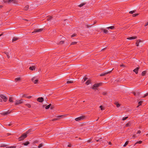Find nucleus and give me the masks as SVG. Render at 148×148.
Listing matches in <instances>:
<instances>
[{"mask_svg": "<svg viewBox=\"0 0 148 148\" xmlns=\"http://www.w3.org/2000/svg\"><path fill=\"white\" fill-rule=\"evenodd\" d=\"M102 83H99L95 84L93 86L92 88L94 90H97V88L99 87V86H101Z\"/></svg>", "mask_w": 148, "mask_h": 148, "instance_id": "f257e3e1", "label": "nucleus"}, {"mask_svg": "<svg viewBox=\"0 0 148 148\" xmlns=\"http://www.w3.org/2000/svg\"><path fill=\"white\" fill-rule=\"evenodd\" d=\"M27 134H24L22 135L21 136L18 138L19 140L20 141L23 140L27 137Z\"/></svg>", "mask_w": 148, "mask_h": 148, "instance_id": "f03ea898", "label": "nucleus"}, {"mask_svg": "<svg viewBox=\"0 0 148 148\" xmlns=\"http://www.w3.org/2000/svg\"><path fill=\"white\" fill-rule=\"evenodd\" d=\"M86 118V117L85 116H82L75 118V120L76 121H81L84 119Z\"/></svg>", "mask_w": 148, "mask_h": 148, "instance_id": "7ed1b4c3", "label": "nucleus"}, {"mask_svg": "<svg viewBox=\"0 0 148 148\" xmlns=\"http://www.w3.org/2000/svg\"><path fill=\"white\" fill-rule=\"evenodd\" d=\"M23 103V100H16V102L15 103V105H18L21 103Z\"/></svg>", "mask_w": 148, "mask_h": 148, "instance_id": "20e7f679", "label": "nucleus"}, {"mask_svg": "<svg viewBox=\"0 0 148 148\" xmlns=\"http://www.w3.org/2000/svg\"><path fill=\"white\" fill-rule=\"evenodd\" d=\"M113 69H113L112 70L108 72H106L104 73H101L100 75V76H104L108 74H110L111 73V72H112V71L113 70Z\"/></svg>", "mask_w": 148, "mask_h": 148, "instance_id": "39448f33", "label": "nucleus"}, {"mask_svg": "<svg viewBox=\"0 0 148 148\" xmlns=\"http://www.w3.org/2000/svg\"><path fill=\"white\" fill-rule=\"evenodd\" d=\"M0 97L4 102H6L7 100L8 99L5 96L3 95H1Z\"/></svg>", "mask_w": 148, "mask_h": 148, "instance_id": "423d86ee", "label": "nucleus"}, {"mask_svg": "<svg viewBox=\"0 0 148 148\" xmlns=\"http://www.w3.org/2000/svg\"><path fill=\"white\" fill-rule=\"evenodd\" d=\"M37 101L42 103L44 101V99L42 97H39L37 99Z\"/></svg>", "mask_w": 148, "mask_h": 148, "instance_id": "0eeeda50", "label": "nucleus"}, {"mask_svg": "<svg viewBox=\"0 0 148 148\" xmlns=\"http://www.w3.org/2000/svg\"><path fill=\"white\" fill-rule=\"evenodd\" d=\"M140 67L138 66L136 67V69H134L133 71L136 74H137L138 73V70L140 69Z\"/></svg>", "mask_w": 148, "mask_h": 148, "instance_id": "6e6552de", "label": "nucleus"}, {"mask_svg": "<svg viewBox=\"0 0 148 148\" xmlns=\"http://www.w3.org/2000/svg\"><path fill=\"white\" fill-rule=\"evenodd\" d=\"M9 3L12 2L15 4H17L18 3V1L17 0H8Z\"/></svg>", "mask_w": 148, "mask_h": 148, "instance_id": "1a4fd4ad", "label": "nucleus"}, {"mask_svg": "<svg viewBox=\"0 0 148 148\" xmlns=\"http://www.w3.org/2000/svg\"><path fill=\"white\" fill-rule=\"evenodd\" d=\"M42 29H34V32H32V33H33L34 32H40L41 31H42Z\"/></svg>", "mask_w": 148, "mask_h": 148, "instance_id": "9d476101", "label": "nucleus"}, {"mask_svg": "<svg viewBox=\"0 0 148 148\" xmlns=\"http://www.w3.org/2000/svg\"><path fill=\"white\" fill-rule=\"evenodd\" d=\"M35 79V77H34L32 79V80L34 83V84H36L37 83L38 80V79H36L35 80H34Z\"/></svg>", "mask_w": 148, "mask_h": 148, "instance_id": "9b49d317", "label": "nucleus"}, {"mask_svg": "<svg viewBox=\"0 0 148 148\" xmlns=\"http://www.w3.org/2000/svg\"><path fill=\"white\" fill-rule=\"evenodd\" d=\"M10 113V112H9V110H8L7 112H3L2 113H1V114L2 115L5 116L8 114H9Z\"/></svg>", "mask_w": 148, "mask_h": 148, "instance_id": "f8f14e48", "label": "nucleus"}, {"mask_svg": "<svg viewBox=\"0 0 148 148\" xmlns=\"http://www.w3.org/2000/svg\"><path fill=\"white\" fill-rule=\"evenodd\" d=\"M137 38L136 36H132L130 37H128L127 38V39L128 40H132L136 39Z\"/></svg>", "mask_w": 148, "mask_h": 148, "instance_id": "ddd939ff", "label": "nucleus"}, {"mask_svg": "<svg viewBox=\"0 0 148 148\" xmlns=\"http://www.w3.org/2000/svg\"><path fill=\"white\" fill-rule=\"evenodd\" d=\"M22 97H26L28 99H30L32 97V96H27V94H24L22 96Z\"/></svg>", "mask_w": 148, "mask_h": 148, "instance_id": "4468645a", "label": "nucleus"}, {"mask_svg": "<svg viewBox=\"0 0 148 148\" xmlns=\"http://www.w3.org/2000/svg\"><path fill=\"white\" fill-rule=\"evenodd\" d=\"M142 41L140 40H137L136 43V46H139V43L140 42H141Z\"/></svg>", "mask_w": 148, "mask_h": 148, "instance_id": "2eb2a0df", "label": "nucleus"}, {"mask_svg": "<svg viewBox=\"0 0 148 148\" xmlns=\"http://www.w3.org/2000/svg\"><path fill=\"white\" fill-rule=\"evenodd\" d=\"M29 69L30 70L32 71L35 70L36 69V67L35 66H31L29 67Z\"/></svg>", "mask_w": 148, "mask_h": 148, "instance_id": "dca6fc26", "label": "nucleus"}, {"mask_svg": "<svg viewBox=\"0 0 148 148\" xmlns=\"http://www.w3.org/2000/svg\"><path fill=\"white\" fill-rule=\"evenodd\" d=\"M86 3V2H84L83 3H81L80 5H78V7H81L83 6L84 5H85Z\"/></svg>", "mask_w": 148, "mask_h": 148, "instance_id": "f3484780", "label": "nucleus"}, {"mask_svg": "<svg viewBox=\"0 0 148 148\" xmlns=\"http://www.w3.org/2000/svg\"><path fill=\"white\" fill-rule=\"evenodd\" d=\"M53 18L52 16H48L47 17V19L48 21H49L51 19Z\"/></svg>", "mask_w": 148, "mask_h": 148, "instance_id": "a211bd4d", "label": "nucleus"}, {"mask_svg": "<svg viewBox=\"0 0 148 148\" xmlns=\"http://www.w3.org/2000/svg\"><path fill=\"white\" fill-rule=\"evenodd\" d=\"M21 80V78L20 77H17L15 79V81L16 82H17L18 81H20Z\"/></svg>", "mask_w": 148, "mask_h": 148, "instance_id": "6ab92c4d", "label": "nucleus"}, {"mask_svg": "<svg viewBox=\"0 0 148 148\" xmlns=\"http://www.w3.org/2000/svg\"><path fill=\"white\" fill-rule=\"evenodd\" d=\"M29 6L28 5L25 6L23 9V10H27L29 8Z\"/></svg>", "mask_w": 148, "mask_h": 148, "instance_id": "aec40b11", "label": "nucleus"}, {"mask_svg": "<svg viewBox=\"0 0 148 148\" xmlns=\"http://www.w3.org/2000/svg\"><path fill=\"white\" fill-rule=\"evenodd\" d=\"M147 73V71H144L142 72L141 73V75L143 76L145 75Z\"/></svg>", "mask_w": 148, "mask_h": 148, "instance_id": "412c9836", "label": "nucleus"}, {"mask_svg": "<svg viewBox=\"0 0 148 148\" xmlns=\"http://www.w3.org/2000/svg\"><path fill=\"white\" fill-rule=\"evenodd\" d=\"M131 125V123L129 122L126 124L125 126L126 127H130Z\"/></svg>", "mask_w": 148, "mask_h": 148, "instance_id": "4be33fe9", "label": "nucleus"}, {"mask_svg": "<svg viewBox=\"0 0 148 148\" xmlns=\"http://www.w3.org/2000/svg\"><path fill=\"white\" fill-rule=\"evenodd\" d=\"M51 106V104H50L46 106L45 108L46 109H48Z\"/></svg>", "mask_w": 148, "mask_h": 148, "instance_id": "5701e85b", "label": "nucleus"}, {"mask_svg": "<svg viewBox=\"0 0 148 148\" xmlns=\"http://www.w3.org/2000/svg\"><path fill=\"white\" fill-rule=\"evenodd\" d=\"M91 83V81L90 80H88L86 82V84L87 85H89Z\"/></svg>", "mask_w": 148, "mask_h": 148, "instance_id": "b1692460", "label": "nucleus"}, {"mask_svg": "<svg viewBox=\"0 0 148 148\" xmlns=\"http://www.w3.org/2000/svg\"><path fill=\"white\" fill-rule=\"evenodd\" d=\"M9 101L10 102H13V98L12 97H10L9 99Z\"/></svg>", "mask_w": 148, "mask_h": 148, "instance_id": "393cba45", "label": "nucleus"}, {"mask_svg": "<svg viewBox=\"0 0 148 148\" xmlns=\"http://www.w3.org/2000/svg\"><path fill=\"white\" fill-rule=\"evenodd\" d=\"M143 102V101H140L138 103V105L137 107H138L139 106L141 105Z\"/></svg>", "mask_w": 148, "mask_h": 148, "instance_id": "a878e982", "label": "nucleus"}, {"mask_svg": "<svg viewBox=\"0 0 148 148\" xmlns=\"http://www.w3.org/2000/svg\"><path fill=\"white\" fill-rule=\"evenodd\" d=\"M103 30V32L105 34H107L108 32V30L107 29H102V30Z\"/></svg>", "mask_w": 148, "mask_h": 148, "instance_id": "bb28decb", "label": "nucleus"}, {"mask_svg": "<svg viewBox=\"0 0 148 148\" xmlns=\"http://www.w3.org/2000/svg\"><path fill=\"white\" fill-rule=\"evenodd\" d=\"M114 26H110L108 27H107L106 28L108 29H113L114 28Z\"/></svg>", "mask_w": 148, "mask_h": 148, "instance_id": "cd10ccee", "label": "nucleus"}, {"mask_svg": "<svg viewBox=\"0 0 148 148\" xmlns=\"http://www.w3.org/2000/svg\"><path fill=\"white\" fill-rule=\"evenodd\" d=\"M29 141H27V142H26L25 143H23V145H24L27 146V145H28V144H29Z\"/></svg>", "mask_w": 148, "mask_h": 148, "instance_id": "c85d7f7f", "label": "nucleus"}, {"mask_svg": "<svg viewBox=\"0 0 148 148\" xmlns=\"http://www.w3.org/2000/svg\"><path fill=\"white\" fill-rule=\"evenodd\" d=\"M64 40H62L61 41H60L59 43H58V44L59 45V44H60V45H62V44H63L64 43Z\"/></svg>", "mask_w": 148, "mask_h": 148, "instance_id": "c756f323", "label": "nucleus"}, {"mask_svg": "<svg viewBox=\"0 0 148 148\" xmlns=\"http://www.w3.org/2000/svg\"><path fill=\"white\" fill-rule=\"evenodd\" d=\"M115 104L116 105V107L117 108L119 107L120 106V104L119 103H115Z\"/></svg>", "mask_w": 148, "mask_h": 148, "instance_id": "7c9ffc66", "label": "nucleus"}, {"mask_svg": "<svg viewBox=\"0 0 148 148\" xmlns=\"http://www.w3.org/2000/svg\"><path fill=\"white\" fill-rule=\"evenodd\" d=\"M142 143V141H137L134 144V145H135L139 143V144H141Z\"/></svg>", "mask_w": 148, "mask_h": 148, "instance_id": "2f4dec72", "label": "nucleus"}, {"mask_svg": "<svg viewBox=\"0 0 148 148\" xmlns=\"http://www.w3.org/2000/svg\"><path fill=\"white\" fill-rule=\"evenodd\" d=\"M128 141H127L125 143V144H124L123 145V147H125L126 146V145L128 144Z\"/></svg>", "mask_w": 148, "mask_h": 148, "instance_id": "473e14b6", "label": "nucleus"}, {"mask_svg": "<svg viewBox=\"0 0 148 148\" xmlns=\"http://www.w3.org/2000/svg\"><path fill=\"white\" fill-rule=\"evenodd\" d=\"M139 14L138 13L134 14H132V16L133 17H136Z\"/></svg>", "mask_w": 148, "mask_h": 148, "instance_id": "72a5a7b5", "label": "nucleus"}, {"mask_svg": "<svg viewBox=\"0 0 148 148\" xmlns=\"http://www.w3.org/2000/svg\"><path fill=\"white\" fill-rule=\"evenodd\" d=\"M73 83V82L72 81H68L66 82V83L67 84L72 83Z\"/></svg>", "mask_w": 148, "mask_h": 148, "instance_id": "f704fd0d", "label": "nucleus"}, {"mask_svg": "<svg viewBox=\"0 0 148 148\" xmlns=\"http://www.w3.org/2000/svg\"><path fill=\"white\" fill-rule=\"evenodd\" d=\"M77 42H73L71 43L70 45L76 44H77Z\"/></svg>", "mask_w": 148, "mask_h": 148, "instance_id": "c9c22d12", "label": "nucleus"}, {"mask_svg": "<svg viewBox=\"0 0 148 148\" xmlns=\"http://www.w3.org/2000/svg\"><path fill=\"white\" fill-rule=\"evenodd\" d=\"M18 38H14L12 39V41L13 42H14V41H16V40H18Z\"/></svg>", "mask_w": 148, "mask_h": 148, "instance_id": "e433bc0d", "label": "nucleus"}, {"mask_svg": "<svg viewBox=\"0 0 148 148\" xmlns=\"http://www.w3.org/2000/svg\"><path fill=\"white\" fill-rule=\"evenodd\" d=\"M25 105L29 108H30L31 107L30 104L29 103L26 104Z\"/></svg>", "mask_w": 148, "mask_h": 148, "instance_id": "4c0bfd02", "label": "nucleus"}, {"mask_svg": "<svg viewBox=\"0 0 148 148\" xmlns=\"http://www.w3.org/2000/svg\"><path fill=\"white\" fill-rule=\"evenodd\" d=\"M136 11V10H133V11H130L129 12V13L130 14H133V13L135 12Z\"/></svg>", "mask_w": 148, "mask_h": 148, "instance_id": "58836bf2", "label": "nucleus"}, {"mask_svg": "<svg viewBox=\"0 0 148 148\" xmlns=\"http://www.w3.org/2000/svg\"><path fill=\"white\" fill-rule=\"evenodd\" d=\"M99 107L100 108L101 110H104V108L103 107V106H100Z\"/></svg>", "mask_w": 148, "mask_h": 148, "instance_id": "ea45409f", "label": "nucleus"}, {"mask_svg": "<svg viewBox=\"0 0 148 148\" xmlns=\"http://www.w3.org/2000/svg\"><path fill=\"white\" fill-rule=\"evenodd\" d=\"M128 118V117H127V116L124 117L123 118L122 120L123 121H124V120L127 119Z\"/></svg>", "mask_w": 148, "mask_h": 148, "instance_id": "a19ab883", "label": "nucleus"}, {"mask_svg": "<svg viewBox=\"0 0 148 148\" xmlns=\"http://www.w3.org/2000/svg\"><path fill=\"white\" fill-rule=\"evenodd\" d=\"M3 1L5 3H9V0H3Z\"/></svg>", "mask_w": 148, "mask_h": 148, "instance_id": "79ce46f5", "label": "nucleus"}, {"mask_svg": "<svg viewBox=\"0 0 148 148\" xmlns=\"http://www.w3.org/2000/svg\"><path fill=\"white\" fill-rule=\"evenodd\" d=\"M42 145H43L42 144V143H41V144H40V145L38 146V147L39 148H40V147H42Z\"/></svg>", "mask_w": 148, "mask_h": 148, "instance_id": "37998d69", "label": "nucleus"}, {"mask_svg": "<svg viewBox=\"0 0 148 148\" xmlns=\"http://www.w3.org/2000/svg\"><path fill=\"white\" fill-rule=\"evenodd\" d=\"M102 94L103 95H106L107 94V92H103L102 93Z\"/></svg>", "mask_w": 148, "mask_h": 148, "instance_id": "c03bdc74", "label": "nucleus"}, {"mask_svg": "<svg viewBox=\"0 0 148 148\" xmlns=\"http://www.w3.org/2000/svg\"><path fill=\"white\" fill-rule=\"evenodd\" d=\"M6 146V145L4 144H2L1 146V147H5Z\"/></svg>", "mask_w": 148, "mask_h": 148, "instance_id": "a18cd8bd", "label": "nucleus"}, {"mask_svg": "<svg viewBox=\"0 0 148 148\" xmlns=\"http://www.w3.org/2000/svg\"><path fill=\"white\" fill-rule=\"evenodd\" d=\"M87 79H88L86 77H84L83 78V81H84V82Z\"/></svg>", "mask_w": 148, "mask_h": 148, "instance_id": "49530a36", "label": "nucleus"}, {"mask_svg": "<svg viewBox=\"0 0 148 148\" xmlns=\"http://www.w3.org/2000/svg\"><path fill=\"white\" fill-rule=\"evenodd\" d=\"M148 95V92L146 93V94H145L144 96L143 97H145L146 96Z\"/></svg>", "mask_w": 148, "mask_h": 148, "instance_id": "de8ad7c7", "label": "nucleus"}, {"mask_svg": "<svg viewBox=\"0 0 148 148\" xmlns=\"http://www.w3.org/2000/svg\"><path fill=\"white\" fill-rule=\"evenodd\" d=\"M58 119L57 118H56V119H53L51 120L52 121H56V120H57Z\"/></svg>", "mask_w": 148, "mask_h": 148, "instance_id": "09e8293b", "label": "nucleus"}, {"mask_svg": "<svg viewBox=\"0 0 148 148\" xmlns=\"http://www.w3.org/2000/svg\"><path fill=\"white\" fill-rule=\"evenodd\" d=\"M86 25V26L87 28H88L89 27H91L92 25Z\"/></svg>", "mask_w": 148, "mask_h": 148, "instance_id": "8fccbe9b", "label": "nucleus"}, {"mask_svg": "<svg viewBox=\"0 0 148 148\" xmlns=\"http://www.w3.org/2000/svg\"><path fill=\"white\" fill-rule=\"evenodd\" d=\"M5 54H6V56H7V58H10V56L8 55V53H5Z\"/></svg>", "mask_w": 148, "mask_h": 148, "instance_id": "3c124183", "label": "nucleus"}, {"mask_svg": "<svg viewBox=\"0 0 148 148\" xmlns=\"http://www.w3.org/2000/svg\"><path fill=\"white\" fill-rule=\"evenodd\" d=\"M76 36V34H73L71 36V37H74V36Z\"/></svg>", "mask_w": 148, "mask_h": 148, "instance_id": "603ef678", "label": "nucleus"}, {"mask_svg": "<svg viewBox=\"0 0 148 148\" xmlns=\"http://www.w3.org/2000/svg\"><path fill=\"white\" fill-rule=\"evenodd\" d=\"M120 66H121V67H125V66L123 64H121V65H120Z\"/></svg>", "mask_w": 148, "mask_h": 148, "instance_id": "864d4df0", "label": "nucleus"}, {"mask_svg": "<svg viewBox=\"0 0 148 148\" xmlns=\"http://www.w3.org/2000/svg\"><path fill=\"white\" fill-rule=\"evenodd\" d=\"M141 132V131L140 130H138L137 132V134H140Z\"/></svg>", "mask_w": 148, "mask_h": 148, "instance_id": "5fc2aeb1", "label": "nucleus"}, {"mask_svg": "<svg viewBox=\"0 0 148 148\" xmlns=\"http://www.w3.org/2000/svg\"><path fill=\"white\" fill-rule=\"evenodd\" d=\"M101 139V138L99 139H98V140H96L97 142H98V141H100V139Z\"/></svg>", "mask_w": 148, "mask_h": 148, "instance_id": "6e6d98bb", "label": "nucleus"}, {"mask_svg": "<svg viewBox=\"0 0 148 148\" xmlns=\"http://www.w3.org/2000/svg\"><path fill=\"white\" fill-rule=\"evenodd\" d=\"M148 25V21L145 24V26H146Z\"/></svg>", "mask_w": 148, "mask_h": 148, "instance_id": "4d7b16f0", "label": "nucleus"}, {"mask_svg": "<svg viewBox=\"0 0 148 148\" xmlns=\"http://www.w3.org/2000/svg\"><path fill=\"white\" fill-rule=\"evenodd\" d=\"M63 115H60V116H58V118H60V117H62V116H63Z\"/></svg>", "mask_w": 148, "mask_h": 148, "instance_id": "13d9d810", "label": "nucleus"}, {"mask_svg": "<svg viewBox=\"0 0 148 148\" xmlns=\"http://www.w3.org/2000/svg\"><path fill=\"white\" fill-rule=\"evenodd\" d=\"M71 144H69L68 145V147H71Z\"/></svg>", "mask_w": 148, "mask_h": 148, "instance_id": "bf43d9fd", "label": "nucleus"}, {"mask_svg": "<svg viewBox=\"0 0 148 148\" xmlns=\"http://www.w3.org/2000/svg\"><path fill=\"white\" fill-rule=\"evenodd\" d=\"M133 93L134 94V96H136V93L135 92H133Z\"/></svg>", "mask_w": 148, "mask_h": 148, "instance_id": "052dcab7", "label": "nucleus"}, {"mask_svg": "<svg viewBox=\"0 0 148 148\" xmlns=\"http://www.w3.org/2000/svg\"><path fill=\"white\" fill-rule=\"evenodd\" d=\"M11 134H10V133H8L7 134V135L8 136H9L10 135H11Z\"/></svg>", "mask_w": 148, "mask_h": 148, "instance_id": "680f3d73", "label": "nucleus"}, {"mask_svg": "<svg viewBox=\"0 0 148 148\" xmlns=\"http://www.w3.org/2000/svg\"><path fill=\"white\" fill-rule=\"evenodd\" d=\"M106 49V47L105 48H104V49H102L101 50V51H103L104 50Z\"/></svg>", "mask_w": 148, "mask_h": 148, "instance_id": "e2e57ef3", "label": "nucleus"}, {"mask_svg": "<svg viewBox=\"0 0 148 148\" xmlns=\"http://www.w3.org/2000/svg\"><path fill=\"white\" fill-rule=\"evenodd\" d=\"M53 108V107L52 106H51L50 108L51 109H52Z\"/></svg>", "mask_w": 148, "mask_h": 148, "instance_id": "0e129e2a", "label": "nucleus"}, {"mask_svg": "<svg viewBox=\"0 0 148 148\" xmlns=\"http://www.w3.org/2000/svg\"><path fill=\"white\" fill-rule=\"evenodd\" d=\"M9 147L10 148H14V147H15L14 146H11Z\"/></svg>", "mask_w": 148, "mask_h": 148, "instance_id": "69168bd1", "label": "nucleus"}, {"mask_svg": "<svg viewBox=\"0 0 148 148\" xmlns=\"http://www.w3.org/2000/svg\"><path fill=\"white\" fill-rule=\"evenodd\" d=\"M12 125V124L11 123H10L8 125L9 126H10Z\"/></svg>", "mask_w": 148, "mask_h": 148, "instance_id": "338daca9", "label": "nucleus"}, {"mask_svg": "<svg viewBox=\"0 0 148 148\" xmlns=\"http://www.w3.org/2000/svg\"><path fill=\"white\" fill-rule=\"evenodd\" d=\"M91 140H88L87 142H88V143H89L90 142Z\"/></svg>", "mask_w": 148, "mask_h": 148, "instance_id": "774afa93", "label": "nucleus"}]
</instances>
